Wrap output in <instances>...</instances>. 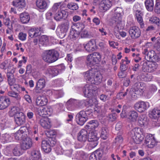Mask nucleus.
Returning <instances> with one entry per match:
<instances>
[{
  "mask_svg": "<svg viewBox=\"0 0 160 160\" xmlns=\"http://www.w3.org/2000/svg\"><path fill=\"white\" fill-rule=\"evenodd\" d=\"M39 42L41 44H47L48 42V37L46 35H42L40 38Z\"/></svg>",
  "mask_w": 160,
  "mask_h": 160,
  "instance_id": "bf43d9fd",
  "label": "nucleus"
},
{
  "mask_svg": "<svg viewBox=\"0 0 160 160\" xmlns=\"http://www.w3.org/2000/svg\"><path fill=\"white\" fill-rule=\"evenodd\" d=\"M157 142L155 139L154 140H152L147 145L149 148H153L157 145Z\"/></svg>",
  "mask_w": 160,
  "mask_h": 160,
  "instance_id": "338daca9",
  "label": "nucleus"
},
{
  "mask_svg": "<svg viewBox=\"0 0 160 160\" xmlns=\"http://www.w3.org/2000/svg\"><path fill=\"white\" fill-rule=\"evenodd\" d=\"M88 141H97L99 138L97 136V133L92 131L88 134Z\"/></svg>",
  "mask_w": 160,
  "mask_h": 160,
  "instance_id": "37998d69",
  "label": "nucleus"
},
{
  "mask_svg": "<svg viewBox=\"0 0 160 160\" xmlns=\"http://www.w3.org/2000/svg\"><path fill=\"white\" fill-rule=\"evenodd\" d=\"M14 118L16 124L18 125L23 124L25 121V116L23 113H21L20 115L15 117Z\"/></svg>",
  "mask_w": 160,
  "mask_h": 160,
  "instance_id": "473e14b6",
  "label": "nucleus"
},
{
  "mask_svg": "<svg viewBox=\"0 0 160 160\" xmlns=\"http://www.w3.org/2000/svg\"><path fill=\"white\" fill-rule=\"evenodd\" d=\"M45 73L47 76L53 77L57 75L59 73V71L57 68L50 67L46 70Z\"/></svg>",
  "mask_w": 160,
  "mask_h": 160,
  "instance_id": "aec40b11",
  "label": "nucleus"
},
{
  "mask_svg": "<svg viewBox=\"0 0 160 160\" xmlns=\"http://www.w3.org/2000/svg\"><path fill=\"white\" fill-rule=\"evenodd\" d=\"M51 144L52 146L54 147V149L57 153L60 154L62 152V148L61 146L57 144L56 141L52 140Z\"/></svg>",
  "mask_w": 160,
  "mask_h": 160,
  "instance_id": "3c124183",
  "label": "nucleus"
},
{
  "mask_svg": "<svg viewBox=\"0 0 160 160\" xmlns=\"http://www.w3.org/2000/svg\"><path fill=\"white\" fill-rule=\"evenodd\" d=\"M128 32L131 37L133 39H136L138 38L141 34L140 29L138 27L136 26L130 27Z\"/></svg>",
  "mask_w": 160,
  "mask_h": 160,
  "instance_id": "9d476101",
  "label": "nucleus"
},
{
  "mask_svg": "<svg viewBox=\"0 0 160 160\" xmlns=\"http://www.w3.org/2000/svg\"><path fill=\"white\" fill-rule=\"evenodd\" d=\"M68 16V12L65 10H61L56 12L54 16L55 20L57 21H61L63 19H65Z\"/></svg>",
  "mask_w": 160,
  "mask_h": 160,
  "instance_id": "ddd939ff",
  "label": "nucleus"
},
{
  "mask_svg": "<svg viewBox=\"0 0 160 160\" xmlns=\"http://www.w3.org/2000/svg\"><path fill=\"white\" fill-rule=\"evenodd\" d=\"M45 80L43 78H41L38 80L37 83L34 90L36 93H39L40 91L45 87Z\"/></svg>",
  "mask_w": 160,
  "mask_h": 160,
  "instance_id": "393cba45",
  "label": "nucleus"
},
{
  "mask_svg": "<svg viewBox=\"0 0 160 160\" xmlns=\"http://www.w3.org/2000/svg\"><path fill=\"white\" fill-rule=\"evenodd\" d=\"M83 47L85 50L89 52H92L98 48L96 41L94 39H92L88 42L83 44Z\"/></svg>",
  "mask_w": 160,
  "mask_h": 160,
  "instance_id": "9b49d317",
  "label": "nucleus"
},
{
  "mask_svg": "<svg viewBox=\"0 0 160 160\" xmlns=\"http://www.w3.org/2000/svg\"><path fill=\"white\" fill-rule=\"evenodd\" d=\"M100 54L99 52H94L88 55L87 57V64L90 67L93 66L98 69L99 67Z\"/></svg>",
  "mask_w": 160,
  "mask_h": 160,
  "instance_id": "20e7f679",
  "label": "nucleus"
},
{
  "mask_svg": "<svg viewBox=\"0 0 160 160\" xmlns=\"http://www.w3.org/2000/svg\"><path fill=\"white\" fill-rule=\"evenodd\" d=\"M12 64L10 63L9 61H5L2 62L0 65V68L1 69L6 70L8 69L9 71L10 68L12 66Z\"/></svg>",
  "mask_w": 160,
  "mask_h": 160,
  "instance_id": "8fccbe9b",
  "label": "nucleus"
},
{
  "mask_svg": "<svg viewBox=\"0 0 160 160\" xmlns=\"http://www.w3.org/2000/svg\"><path fill=\"white\" fill-rule=\"evenodd\" d=\"M10 103V99L5 96L0 97V110L7 108Z\"/></svg>",
  "mask_w": 160,
  "mask_h": 160,
  "instance_id": "f3484780",
  "label": "nucleus"
},
{
  "mask_svg": "<svg viewBox=\"0 0 160 160\" xmlns=\"http://www.w3.org/2000/svg\"><path fill=\"white\" fill-rule=\"evenodd\" d=\"M92 115V110H91L86 111H81L76 115V122L78 124L82 126L88 118H91Z\"/></svg>",
  "mask_w": 160,
  "mask_h": 160,
  "instance_id": "f03ea898",
  "label": "nucleus"
},
{
  "mask_svg": "<svg viewBox=\"0 0 160 160\" xmlns=\"http://www.w3.org/2000/svg\"><path fill=\"white\" fill-rule=\"evenodd\" d=\"M158 67V64L155 62H150L149 64V68L148 72H151L155 71Z\"/></svg>",
  "mask_w": 160,
  "mask_h": 160,
  "instance_id": "5fc2aeb1",
  "label": "nucleus"
},
{
  "mask_svg": "<svg viewBox=\"0 0 160 160\" xmlns=\"http://www.w3.org/2000/svg\"><path fill=\"white\" fill-rule=\"evenodd\" d=\"M144 83L143 82H138L135 83L131 91V94L132 92L137 95H141L143 92V88Z\"/></svg>",
  "mask_w": 160,
  "mask_h": 160,
  "instance_id": "1a4fd4ad",
  "label": "nucleus"
},
{
  "mask_svg": "<svg viewBox=\"0 0 160 160\" xmlns=\"http://www.w3.org/2000/svg\"><path fill=\"white\" fill-rule=\"evenodd\" d=\"M49 92H51L52 93V97L55 98H58L62 97L64 95V93L62 90H52V91H49Z\"/></svg>",
  "mask_w": 160,
  "mask_h": 160,
  "instance_id": "a19ab883",
  "label": "nucleus"
},
{
  "mask_svg": "<svg viewBox=\"0 0 160 160\" xmlns=\"http://www.w3.org/2000/svg\"><path fill=\"white\" fill-rule=\"evenodd\" d=\"M129 119L131 122H135L137 121L138 117V112L135 111H131L128 114Z\"/></svg>",
  "mask_w": 160,
  "mask_h": 160,
  "instance_id": "58836bf2",
  "label": "nucleus"
},
{
  "mask_svg": "<svg viewBox=\"0 0 160 160\" xmlns=\"http://www.w3.org/2000/svg\"><path fill=\"white\" fill-rule=\"evenodd\" d=\"M14 72V71H13V72L11 71V72H8L7 74V76L8 78V84L10 86V87L16 83V79L13 74V72Z\"/></svg>",
  "mask_w": 160,
  "mask_h": 160,
  "instance_id": "72a5a7b5",
  "label": "nucleus"
},
{
  "mask_svg": "<svg viewBox=\"0 0 160 160\" xmlns=\"http://www.w3.org/2000/svg\"><path fill=\"white\" fill-rule=\"evenodd\" d=\"M22 141L21 147L23 150H26L32 147V139L30 138H24Z\"/></svg>",
  "mask_w": 160,
  "mask_h": 160,
  "instance_id": "a211bd4d",
  "label": "nucleus"
},
{
  "mask_svg": "<svg viewBox=\"0 0 160 160\" xmlns=\"http://www.w3.org/2000/svg\"><path fill=\"white\" fill-rule=\"evenodd\" d=\"M31 158L32 160H41V156L40 151L33 150L31 153Z\"/></svg>",
  "mask_w": 160,
  "mask_h": 160,
  "instance_id": "79ce46f5",
  "label": "nucleus"
},
{
  "mask_svg": "<svg viewBox=\"0 0 160 160\" xmlns=\"http://www.w3.org/2000/svg\"><path fill=\"white\" fill-rule=\"evenodd\" d=\"M135 16L138 22L140 25L141 28H143L144 26L143 22L142 16L143 13L140 10H137L135 12Z\"/></svg>",
  "mask_w": 160,
  "mask_h": 160,
  "instance_id": "c756f323",
  "label": "nucleus"
},
{
  "mask_svg": "<svg viewBox=\"0 0 160 160\" xmlns=\"http://www.w3.org/2000/svg\"><path fill=\"white\" fill-rule=\"evenodd\" d=\"M12 135H10L6 133L5 134L3 138H4V139L5 140L6 142H12Z\"/></svg>",
  "mask_w": 160,
  "mask_h": 160,
  "instance_id": "0e129e2a",
  "label": "nucleus"
},
{
  "mask_svg": "<svg viewBox=\"0 0 160 160\" xmlns=\"http://www.w3.org/2000/svg\"><path fill=\"white\" fill-rule=\"evenodd\" d=\"M100 150L98 149L94 152L90 156V160H100Z\"/></svg>",
  "mask_w": 160,
  "mask_h": 160,
  "instance_id": "c03bdc74",
  "label": "nucleus"
},
{
  "mask_svg": "<svg viewBox=\"0 0 160 160\" xmlns=\"http://www.w3.org/2000/svg\"><path fill=\"white\" fill-rule=\"evenodd\" d=\"M41 28H33L29 30V36L31 38L38 37L41 34Z\"/></svg>",
  "mask_w": 160,
  "mask_h": 160,
  "instance_id": "b1692460",
  "label": "nucleus"
},
{
  "mask_svg": "<svg viewBox=\"0 0 160 160\" xmlns=\"http://www.w3.org/2000/svg\"><path fill=\"white\" fill-rule=\"evenodd\" d=\"M155 138L151 134L147 135L145 138V143L146 144H148L149 142H150L152 140L155 139Z\"/></svg>",
  "mask_w": 160,
  "mask_h": 160,
  "instance_id": "e2e57ef3",
  "label": "nucleus"
},
{
  "mask_svg": "<svg viewBox=\"0 0 160 160\" xmlns=\"http://www.w3.org/2000/svg\"><path fill=\"white\" fill-rule=\"evenodd\" d=\"M26 128L22 127L20 128V129L15 133L13 134V136H14L16 140H22L24 138L23 137L24 132L25 131Z\"/></svg>",
  "mask_w": 160,
  "mask_h": 160,
  "instance_id": "a878e982",
  "label": "nucleus"
},
{
  "mask_svg": "<svg viewBox=\"0 0 160 160\" xmlns=\"http://www.w3.org/2000/svg\"><path fill=\"white\" fill-rule=\"evenodd\" d=\"M138 122L141 125H146L147 124V118H139Z\"/></svg>",
  "mask_w": 160,
  "mask_h": 160,
  "instance_id": "774afa93",
  "label": "nucleus"
},
{
  "mask_svg": "<svg viewBox=\"0 0 160 160\" xmlns=\"http://www.w3.org/2000/svg\"><path fill=\"white\" fill-rule=\"evenodd\" d=\"M20 146L15 147L13 150V153L15 156H19L22 155L23 153L22 149Z\"/></svg>",
  "mask_w": 160,
  "mask_h": 160,
  "instance_id": "49530a36",
  "label": "nucleus"
},
{
  "mask_svg": "<svg viewBox=\"0 0 160 160\" xmlns=\"http://www.w3.org/2000/svg\"><path fill=\"white\" fill-rule=\"evenodd\" d=\"M90 106H93L94 109V111L99 112L100 111V107L98 105V101L95 98H93L90 99L89 101Z\"/></svg>",
  "mask_w": 160,
  "mask_h": 160,
  "instance_id": "ea45409f",
  "label": "nucleus"
},
{
  "mask_svg": "<svg viewBox=\"0 0 160 160\" xmlns=\"http://www.w3.org/2000/svg\"><path fill=\"white\" fill-rule=\"evenodd\" d=\"M160 116V110L157 109H154L149 114L150 117L153 119H156Z\"/></svg>",
  "mask_w": 160,
  "mask_h": 160,
  "instance_id": "a18cd8bd",
  "label": "nucleus"
},
{
  "mask_svg": "<svg viewBox=\"0 0 160 160\" xmlns=\"http://www.w3.org/2000/svg\"><path fill=\"white\" fill-rule=\"evenodd\" d=\"M78 36V34L77 32V30L72 29L70 31L69 37L72 40H74Z\"/></svg>",
  "mask_w": 160,
  "mask_h": 160,
  "instance_id": "13d9d810",
  "label": "nucleus"
},
{
  "mask_svg": "<svg viewBox=\"0 0 160 160\" xmlns=\"http://www.w3.org/2000/svg\"><path fill=\"white\" fill-rule=\"evenodd\" d=\"M67 7L69 9L73 10H76L78 8V6L76 3L71 2L67 5Z\"/></svg>",
  "mask_w": 160,
  "mask_h": 160,
  "instance_id": "052dcab7",
  "label": "nucleus"
},
{
  "mask_svg": "<svg viewBox=\"0 0 160 160\" xmlns=\"http://www.w3.org/2000/svg\"><path fill=\"white\" fill-rule=\"evenodd\" d=\"M88 124L91 125L92 128H93L95 131L99 129V123L97 120H91L88 122Z\"/></svg>",
  "mask_w": 160,
  "mask_h": 160,
  "instance_id": "09e8293b",
  "label": "nucleus"
},
{
  "mask_svg": "<svg viewBox=\"0 0 160 160\" xmlns=\"http://www.w3.org/2000/svg\"><path fill=\"white\" fill-rule=\"evenodd\" d=\"M105 112H104L103 114H101V117H102V121L101 122H103V123H106L108 122V121L111 122H113L116 120L117 118V115L115 113H112L109 115L108 116L105 115Z\"/></svg>",
  "mask_w": 160,
  "mask_h": 160,
  "instance_id": "dca6fc26",
  "label": "nucleus"
},
{
  "mask_svg": "<svg viewBox=\"0 0 160 160\" xmlns=\"http://www.w3.org/2000/svg\"><path fill=\"white\" fill-rule=\"evenodd\" d=\"M141 129L139 128H135L131 130L129 134L132 139L134 142L137 144H140L143 140L144 136L139 133Z\"/></svg>",
  "mask_w": 160,
  "mask_h": 160,
  "instance_id": "39448f33",
  "label": "nucleus"
},
{
  "mask_svg": "<svg viewBox=\"0 0 160 160\" xmlns=\"http://www.w3.org/2000/svg\"><path fill=\"white\" fill-rule=\"evenodd\" d=\"M145 4L147 9L148 11H151L154 6L153 0H146Z\"/></svg>",
  "mask_w": 160,
  "mask_h": 160,
  "instance_id": "603ef678",
  "label": "nucleus"
},
{
  "mask_svg": "<svg viewBox=\"0 0 160 160\" xmlns=\"http://www.w3.org/2000/svg\"><path fill=\"white\" fill-rule=\"evenodd\" d=\"M150 62L143 61L142 65V69L144 72H148L149 68V64Z\"/></svg>",
  "mask_w": 160,
  "mask_h": 160,
  "instance_id": "680f3d73",
  "label": "nucleus"
},
{
  "mask_svg": "<svg viewBox=\"0 0 160 160\" xmlns=\"http://www.w3.org/2000/svg\"><path fill=\"white\" fill-rule=\"evenodd\" d=\"M87 158L86 155L82 151H78L73 155L72 159L78 160H85Z\"/></svg>",
  "mask_w": 160,
  "mask_h": 160,
  "instance_id": "7c9ffc66",
  "label": "nucleus"
},
{
  "mask_svg": "<svg viewBox=\"0 0 160 160\" xmlns=\"http://www.w3.org/2000/svg\"><path fill=\"white\" fill-rule=\"evenodd\" d=\"M149 22L152 23H155L159 27H160V20L155 16H152L149 18Z\"/></svg>",
  "mask_w": 160,
  "mask_h": 160,
  "instance_id": "6e6d98bb",
  "label": "nucleus"
},
{
  "mask_svg": "<svg viewBox=\"0 0 160 160\" xmlns=\"http://www.w3.org/2000/svg\"><path fill=\"white\" fill-rule=\"evenodd\" d=\"M76 101L73 99H70L66 103V108L70 111L74 110L77 108Z\"/></svg>",
  "mask_w": 160,
  "mask_h": 160,
  "instance_id": "c85d7f7f",
  "label": "nucleus"
},
{
  "mask_svg": "<svg viewBox=\"0 0 160 160\" xmlns=\"http://www.w3.org/2000/svg\"><path fill=\"white\" fill-rule=\"evenodd\" d=\"M8 94L10 97L15 98L17 100H20L21 99V97L19 94L13 91H8Z\"/></svg>",
  "mask_w": 160,
  "mask_h": 160,
  "instance_id": "864d4df0",
  "label": "nucleus"
},
{
  "mask_svg": "<svg viewBox=\"0 0 160 160\" xmlns=\"http://www.w3.org/2000/svg\"><path fill=\"white\" fill-rule=\"evenodd\" d=\"M50 0H36V5L38 10L44 11L46 10L50 5Z\"/></svg>",
  "mask_w": 160,
  "mask_h": 160,
  "instance_id": "6e6552de",
  "label": "nucleus"
},
{
  "mask_svg": "<svg viewBox=\"0 0 160 160\" xmlns=\"http://www.w3.org/2000/svg\"><path fill=\"white\" fill-rule=\"evenodd\" d=\"M58 53L56 51L47 50L43 53L42 58L45 61L48 63H52L58 59Z\"/></svg>",
  "mask_w": 160,
  "mask_h": 160,
  "instance_id": "7ed1b4c3",
  "label": "nucleus"
},
{
  "mask_svg": "<svg viewBox=\"0 0 160 160\" xmlns=\"http://www.w3.org/2000/svg\"><path fill=\"white\" fill-rule=\"evenodd\" d=\"M52 112V108L50 106L42 108L38 112V113L40 116L44 115H48L50 116Z\"/></svg>",
  "mask_w": 160,
  "mask_h": 160,
  "instance_id": "bb28decb",
  "label": "nucleus"
},
{
  "mask_svg": "<svg viewBox=\"0 0 160 160\" xmlns=\"http://www.w3.org/2000/svg\"><path fill=\"white\" fill-rule=\"evenodd\" d=\"M58 131L56 130H50L47 132L46 134L49 138L55 137L58 133Z\"/></svg>",
  "mask_w": 160,
  "mask_h": 160,
  "instance_id": "4d7b16f0",
  "label": "nucleus"
},
{
  "mask_svg": "<svg viewBox=\"0 0 160 160\" xmlns=\"http://www.w3.org/2000/svg\"><path fill=\"white\" fill-rule=\"evenodd\" d=\"M95 67L84 73V78L89 84L98 85L100 83V68L98 67V69Z\"/></svg>",
  "mask_w": 160,
  "mask_h": 160,
  "instance_id": "f257e3e1",
  "label": "nucleus"
},
{
  "mask_svg": "<svg viewBox=\"0 0 160 160\" xmlns=\"http://www.w3.org/2000/svg\"><path fill=\"white\" fill-rule=\"evenodd\" d=\"M48 102V97L42 95L38 96L36 100V103L37 106H42L47 104Z\"/></svg>",
  "mask_w": 160,
  "mask_h": 160,
  "instance_id": "4be33fe9",
  "label": "nucleus"
},
{
  "mask_svg": "<svg viewBox=\"0 0 160 160\" xmlns=\"http://www.w3.org/2000/svg\"><path fill=\"white\" fill-rule=\"evenodd\" d=\"M149 107V105L148 102L143 101L138 102L134 105V108L135 109L140 112H144Z\"/></svg>",
  "mask_w": 160,
  "mask_h": 160,
  "instance_id": "f8f14e48",
  "label": "nucleus"
},
{
  "mask_svg": "<svg viewBox=\"0 0 160 160\" xmlns=\"http://www.w3.org/2000/svg\"><path fill=\"white\" fill-rule=\"evenodd\" d=\"M114 14L112 19V23H116L118 24H121L122 20V15L123 10L122 8L117 7L115 9Z\"/></svg>",
  "mask_w": 160,
  "mask_h": 160,
  "instance_id": "0eeeda50",
  "label": "nucleus"
},
{
  "mask_svg": "<svg viewBox=\"0 0 160 160\" xmlns=\"http://www.w3.org/2000/svg\"><path fill=\"white\" fill-rule=\"evenodd\" d=\"M88 131L85 129L81 130L78 133V140L82 142H85L88 140Z\"/></svg>",
  "mask_w": 160,
  "mask_h": 160,
  "instance_id": "5701e85b",
  "label": "nucleus"
},
{
  "mask_svg": "<svg viewBox=\"0 0 160 160\" xmlns=\"http://www.w3.org/2000/svg\"><path fill=\"white\" fill-rule=\"evenodd\" d=\"M19 17L21 22L23 24L28 23L30 20V16L27 12H24L21 13L19 15Z\"/></svg>",
  "mask_w": 160,
  "mask_h": 160,
  "instance_id": "2f4dec72",
  "label": "nucleus"
},
{
  "mask_svg": "<svg viewBox=\"0 0 160 160\" xmlns=\"http://www.w3.org/2000/svg\"><path fill=\"white\" fill-rule=\"evenodd\" d=\"M92 85L87 84L84 87L83 91L84 96L87 98H91L93 95L95 91L93 89Z\"/></svg>",
  "mask_w": 160,
  "mask_h": 160,
  "instance_id": "4468645a",
  "label": "nucleus"
},
{
  "mask_svg": "<svg viewBox=\"0 0 160 160\" xmlns=\"http://www.w3.org/2000/svg\"><path fill=\"white\" fill-rule=\"evenodd\" d=\"M108 129L106 127H102L101 132V138L105 140L108 137Z\"/></svg>",
  "mask_w": 160,
  "mask_h": 160,
  "instance_id": "de8ad7c7",
  "label": "nucleus"
},
{
  "mask_svg": "<svg viewBox=\"0 0 160 160\" xmlns=\"http://www.w3.org/2000/svg\"><path fill=\"white\" fill-rule=\"evenodd\" d=\"M39 120V123L45 129L50 128L51 126V121L47 117L41 116Z\"/></svg>",
  "mask_w": 160,
  "mask_h": 160,
  "instance_id": "2eb2a0df",
  "label": "nucleus"
},
{
  "mask_svg": "<svg viewBox=\"0 0 160 160\" xmlns=\"http://www.w3.org/2000/svg\"><path fill=\"white\" fill-rule=\"evenodd\" d=\"M11 89H14L16 90L19 92H21L22 91L23 92V94L28 93V92L26 90L25 88L22 87L18 83H15L13 85L10 87Z\"/></svg>",
  "mask_w": 160,
  "mask_h": 160,
  "instance_id": "e433bc0d",
  "label": "nucleus"
},
{
  "mask_svg": "<svg viewBox=\"0 0 160 160\" xmlns=\"http://www.w3.org/2000/svg\"><path fill=\"white\" fill-rule=\"evenodd\" d=\"M78 26L81 27L80 30H78V32H79L81 37L82 38H88L89 36V34L87 31L83 28L84 27L83 25L81 24H78Z\"/></svg>",
  "mask_w": 160,
  "mask_h": 160,
  "instance_id": "4c0bfd02",
  "label": "nucleus"
},
{
  "mask_svg": "<svg viewBox=\"0 0 160 160\" xmlns=\"http://www.w3.org/2000/svg\"><path fill=\"white\" fill-rule=\"evenodd\" d=\"M88 142H90L89 144H88V147L89 149H91L94 148L98 145L97 141Z\"/></svg>",
  "mask_w": 160,
  "mask_h": 160,
  "instance_id": "69168bd1",
  "label": "nucleus"
},
{
  "mask_svg": "<svg viewBox=\"0 0 160 160\" xmlns=\"http://www.w3.org/2000/svg\"><path fill=\"white\" fill-rule=\"evenodd\" d=\"M112 5L109 0H102L101 2V7L105 11L108 10Z\"/></svg>",
  "mask_w": 160,
  "mask_h": 160,
  "instance_id": "c9c22d12",
  "label": "nucleus"
},
{
  "mask_svg": "<svg viewBox=\"0 0 160 160\" xmlns=\"http://www.w3.org/2000/svg\"><path fill=\"white\" fill-rule=\"evenodd\" d=\"M51 141L48 140H43L42 142V148L43 151L45 152L48 153L51 150Z\"/></svg>",
  "mask_w": 160,
  "mask_h": 160,
  "instance_id": "412c9836",
  "label": "nucleus"
},
{
  "mask_svg": "<svg viewBox=\"0 0 160 160\" xmlns=\"http://www.w3.org/2000/svg\"><path fill=\"white\" fill-rule=\"evenodd\" d=\"M63 3L62 2H57L54 3L52 8V11L53 13L56 12L58 11L63 10Z\"/></svg>",
  "mask_w": 160,
  "mask_h": 160,
  "instance_id": "f704fd0d",
  "label": "nucleus"
},
{
  "mask_svg": "<svg viewBox=\"0 0 160 160\" xmlns=\"http://www.w3.org/2000/svg\"><path fill=\"white\" fill-rule=\"evenodd\" d=\"M69 23L68 22H66L62 24L57 30L58 35L60 38H62L66 35V33L69 28Z\"/></svg>",
  "mask_w": 160,
  "mask_h": 160,
  "instance_id": "423d86ee",
  "label": "nucleus"
},
{
  "mask_svg": "<svg viewBox=\"0 0 160 160\" xmlns=\"http://www.w3.org/2000/svg\"><path fill=\"white\" fill-rule=\"evenodd\" d=\"M9 113L10 116H14L15 118L23 112L19 107L14 106L11 108Z\"/></svg>",
  "mask_w": 160,
  "mask_h": 160,
  "instance_id": "cd10ccee",
  "label": "nucleus"
},
{
  "mask_svg": "<svg viewBox=\"0 0 160 160\" xmlns=\"http://www.w3.org/2000/svg\"><path fill=\"white\" fill-rule=\"evenodd\" d=\"M12 5L17 8L18 10H22L26 6L25 0H13L12 2Z\"/></svg>",
  "mask_w": 160,
  "mask_h": 160,
  "instance_id": "6ab92c4d",
  "label": "nucleus"
}]
</instances>
